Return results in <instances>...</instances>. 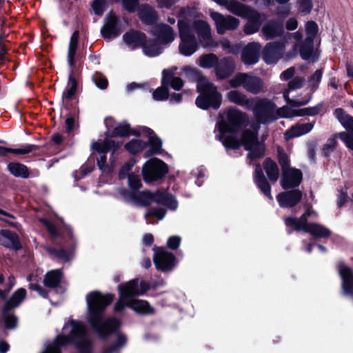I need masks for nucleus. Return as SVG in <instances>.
Returning a JSON list of instances; mask_svg holds the SVG:
<instances>
[{
  "mask_svg": "<svg viewBox=\"0 0 353 353\" xmlns=\"http://www.w3.org/2000/svg\"><path fill=\"white\" fill-rule=\"evenodd\" d=\"M114 299L113 294H103L99 291H93L86 296L88 309V321L92 330L101 341H108L112 336L118 339L119 334H125L120 331L123 322L116 316H104L105 308Z\"/></svg>",
  "mask_w": 353,
  "mask_h": 353,
  "instance_id": "1",
  "label": "nucleus"
},
{
  "mask_svg": "<svg viewBox=\"0 0 353 353\" xmlns=\"http://www.w3.org/2000/svg\"><path fill=\"white\" fill-rule=\"evenodd\" d=\"M228 99L232 103L239 105H245L253 112L254 119L257 124L252 125L254 129L257 128L259 123H268L279 117H290L292 114L288 108H277L276 105L268 99H247L245 94L237 90H232L227 94Z\"/></svg>",
  "mask_w": 353,
  "mask_h": 353,
  "instance_id": "2",
  "label": "nucleus"
},
{
  "mask_svg": "<svg viewBox=\"0 0 353 353\" xmlns=\"http://www.w3.org/2000/svg\"><path fill=\"white\" fill-rule=\"evenodd\" d=\"M197 89L201 94L196 99V105L201 109L212 107L217 109L221 103V95L207 78L200 77L197 82Z\"/></svg>",
  "mask_w": 353,
  "mask_h": 353,
  "instance_id": "3",
  "label": "nucleus"
},
{
  "mask_svg": "<svg viewBox=\"0 0 353 353\" xmlns=\"http://www.w3.org/2000/svg\"><path fill=\"white\" fill-rule=\"evenodd\" d=\"M106 135L105 138L103 141H94L92 143L91 148L94 151L97 152L99 154H101L100 157L97 159V165L99 168L105 171V168H108L107 164V157L106 154L108 152H112V153L115 152L118 149H119L122 145L121 141H116L112 139L113 137H129L130 135H136L140 136L141 134H105Z\"/></svg>",
  "mask_w": 353,
  "mask_h": 353,
  "instance_id": "4",
  "label": "nucleus"
},
{
  "mask_svg": "<svg viewBox=\"0 0 353 353\" xmlns=\"http://www.w3.org/2000/svg\"><path fill=\"white\" fill-rule=\"evenodd\" d=\"M63 238L65 239L55 243L60 246V248H49L48 251L50 254L54 256L56 258L68 262L71 255L74 252L77 241L73 234L71 228H67L62 234Z\"/></svg>",
  "mask_w": 353,
  "mask_h": 353,
  "instance_id": "5",
  "label": "nucleus"
},
{
  "mask_svg": "<svg viewBox=\"0 0 353 353\" xmlns=\"http://www.w3.org/2000/svg\"><path fill=\"white\" fill-rule=\"evenodd\" d=\"M169 172V167L163 160L152 157L142 168V176L147 183L162 181Z\"/></svg>",
  "mask_w": 353,
  "mask_h": 353,
  "instance_id": "6",
  "label": "nucleus"
},
{
  "mask_svg": "<svg viewBox=\"0 0 353 353\" xmlns=\"http://www.w3.org/2000/svg\"><path fill=\"white\" fill-rule=\"evenodd\" d=\"M244 150L248 151L247 158L250 160L261 159L265 154V141L268 134H263L261 141L259 140V134H240Z\"/></svg>",
  "mask_w": 353,
  "mask_h": 353,
  "instance_id": "7",
  "label": "nucleus"
},
{
  "mask_svg": "<svg viewBox=\"0 0 353 353\" xmlns=\"http://www.w3.org/2000/svg\"><path fill=\"white\" fill-rule=\"evenodd\" d=\"M178 26L181 38V43L179 46V52L184 56H190L197 49L194 37L192 35L190 28L186 22L179 21Z\"/></svg>",
  "mask_w": 353,
  "mask_h": 353,
  "instance_id": "8",
  "label": "nucleus"
},
{
  "mask_svg": "<svg viewBox=\"0 0 353 353\" xmlns=\"http://www.w3.org/2000/svg\"><path fill=\"white\" fill-rule=\"evenodd\" d=\"M154 250L153 261L157 270L163 272L172 270L177 263L174 254L163 247L155 246Z\"/></svg>",
  "mask_w": 353,
  "mask_h": 353,
  "instance_id": "9",
  "label": "nucleus"
},
{
  "mask_svg": "<svg viewBox=\"0 0 353 353\" xmlns=\"http://www.w3.org/2000/svg\"><path fill=\"white\" fill-rule=\"evenodd\" d=\"M232 87L236 88L242 85L247 91L257 94L262 90L263 82L257 77L241 73L236 75L230 81Z\"/></svg>",
  "mask_w": 353,
  "mask_h": 353,
  "instance_id": "10",
  "label": "nucleus"
},
{
  "mask_svg": "<svg viewBox=\"0 0 353 353\" xmlns=\"http://www.w3.org/2000/svg\"><path fill=\"white\" fill-rule=\"evenodd\" d=\"M302 181L301 170L296 168H291L283 172L280 184L284 190L294 189L299 186Z\"/></svg>",
  "mask_w": 353,
  "mask_h": 353,
  "instance_id": "11",
  "label": "nucleus"
},
{
  "mask_svg": "<svg viewBox=\"0 0 353 353\" xmlns=\"http://www.w3.org/2000/svg\"><path fill=\"white\" fill-rule=\"evenodd\" d=\"M210 16L215 22L219 34H224L226 30H234L239 25V21L231 16L225 17L222 14L215 12H211Z\"/></svg>",
  "mask_w": 353,
  "mask_h": 353,
  "instance_id": "12",
  "label": "nucleus"
},
{
  "mask_svg": "<svg viewBox=\"0 0 353 353\" xmlns=\"http://www.w3.org/2000/svg\"><path fill=\"white\" fill-rule=\"evenodd\" d=\"M302 192L298 189L283 192L276 196L281 208H291L296 206L302 199Z\"/></svg>",
  "mask_w": 353,
  "mask_h": 353,
  "instance_id": "13",
  "label": "nucleus"
},
{
  "mask_svg": "<svg viewBox=\"0 0 353 353\" xmlns=\"http://www.w3.org/2000/svg\"><path fill=\"white\" fill-rule=\"evenodd\" d=\"M284 46L281 43L273 42L267 44L263 52V59L268 64L276 63L283 54Z\"/></svg>",
  "mask_w": 353,
  "mask_h": 353,
  "instance_id": "14",
  "label": "nucleus"
},
{
  "mask_svg": "<svg viewBox=\"0 0 353 353\" xmlns=\"http://www.w3.org/2000/svg\"><path fill=\"white\" fill-rule=\"evenodd\" d=\"M0 245L16 251L22 248L19 237L18 234L10 230H0Z\"/></svg>",
  "mask_w": 353,
  "mask_h": 353,
  "instance_id": "15",
  "label": "nucleus"
},
{
  "mask_svg": "<svg viewBox=\"0 0 353 353\" xmlns=\"http://www.w3.org/2000/svg\"><path fill=\"white\" fill-rule=\"evenodd\" d=\"M339 275L341 278L342 293L343 295L353 296V270L351 268L341 264L339 265Z\"/></svg>",
  "mask_w": 353,
  "mask_h": 353,
  "instance_id": "16",
  "label": "nucleus"
},
{
  "mask_svg": "<svg viewBox=\"0 0 353 353\" xmlns=\"http://www.w3.org/2000/svg\"><path fill=\"white\" fill-rule=\"evenodd\" d=\"M228 117L229 121L235 126L245 127L250 125L253 130H258L259 129L261 123L258 124L256 129H254L252 125L253 123H254L255 125L257 124L256 119H254L253 121L250 122L248 114L236 109L230 110L228 113Z\"/></svg>",
  "mask_w": 353,
  "mask_h": 353,
  "instance_id": "17",
  "label": "nucleus"
},
{
  "mask_svg": "<svg viewBox=\"0 0 353 353\" xmlns=\"http://www.w3.org/2000/svg\"><path fill=\"white\" fill-rule=\"evenodd\" d=\"M216 139L222 143L227 152L239 150L242 146L240 134H216Z\"/></svg>",
  "mask_w": 353,
  "mask_h": 353,
  "instance_id": "18",
  "label": "nucleus"
},
{
  "mask_svg": "<svg viewBox=\"0 0 353 353\" xmlns=\"http://www.w3.org/2000/svg\"><path fill=\"white\" fill-rule=\"evenodd\" d=\"M254 181L263 194L272 200L271 185L265 178L260 164H257L255 167Z\"/></svg>",
  "mask_w": 353,
  "mask_h": 353,
  "instance_id": "19",
  "label": "nucleus"
},
{
  "mask_svg": "<svg viewBox=\"0 0 353 353\" xmlns=\"http://www.w3.org/2000/svg\"><path fill=\"white\" fill-rule=\"evenodd\" d=\"M219 4L224 5L230 12L241 17H247L253 14L250 8L237 1L228 0H214Z\"/></svg>",
  "mask_w": 353,
  "mask_h": 353,
  "instance_id": "20",
  "label": "nucleus"
},
{
  "mask_svg": "<svg viewBox=\"0 0 353 353\" xmlns=\"http://www.w3.org/2000/svg\"><path fill=\"white\" fill-rule=\"evenodd\" d=\"M261 45L253 42L249 43L243 50L241 54L242 61L245 64H254L258 61Z\"/></svg>",
  "mask_w": 353,
  "mask_h": 353,
  "instance_id": "21",
  "label": "nucleus"
},
{
  "mask_svg": "<svg viewBox=\"0 0 353 353\" xmlns=\"http://www.w3.org/2000/svg\"><path fill=\"white\" fill-rule=\"evenodd\" d=\"M303 82H304V80L301 77H296L289 82L288 89H287L283 93L284 98L285 99V100L287 101V102L289 104H291V105H293L295 106H301V105H304L307 104L309 102V101L310 99V97H308L304 100H299L298 99H294L291 100V99H290L289 96H288L290 90H293L300 88L303 85Z\"/></svg>",
  "mask_w": 353,
  "mask_h": 353,
  "instance_id": "22",
  "label": "nucleus"
},
{
  "mask_svg": "<svg viewBox=\"0 0 353 353\" xmlns=\"http://www.w3.org/2000/svg\"><path fill=\"white\" fill-rule=\"evenodd\" d=\"M138 283L139 279H134L128 282L121 283L118 286L120 298L128 299L130 297L139 296Z\"/></svg>",
  "mask_w": 353,
  "mask_h": 353,
  "instance_id": "23",
  "label": "nucleus"
},
{
  "mask_svg": "<svg viewBox=\"0 0 353 353\" xmlns=\"http://www.w3.org/2000/svg\"><path fill=\"white\" fill-rule=\"evenodd\" d=\"M116 17L112 13L108 14L105 18V24L101 30V34L105 39H110L118 35L119 32L116 27Z\"/></svg>",
  "mask_w": 353,
  "mask_h": 353,
  "instance_id": "24",
  "label": "nucleus"
},
{
  "mask_svg": "<svg viewBox=\"0 0 353 353\" xmlns=\"http://www.w3.org/2000/svg\"><path fill=\"white\" fill-rule=\"evenodd\" d=\"M63 273L61 269H55L46 273L43 278V285L46 288H57L63 279Z\"/></svg>",
  "mask_w": 353,
  "mask_h": 353,
  "instance_id": "25",
  "label": "nucleus"
},
{
  "mask_svg": "<svg viewBox=\"0 0 353 353\" xmlns=\"http://www.w3.org/2000/svg\"><path fill=\"white\" fill-rule=\"evenodd\" d=\"M127 307L132 309L137 314L141 315L152 314L154 310L145 300L132 299L127 303Z\"/></svg>",
  "mask_w": 353,
  "mask_h": 353,
  "instance_id": "26",
  "label": "nucleus"
},
{
  "mask_svg": "<svg viewBox=\"0 0 353 353\" xmlns=\"http://www.w3.org/2000/svg\"><path fill=\"white\" fill-rule=\"evenodd\" d=\"M27 291L23 288H18L15 290L8 299H6L2 306L15 310L19 307L23 301L26 299Z\"/></svg>",
  "mask_w": 353,
  "mask_h": 353,
  "instance_id": "27",
  "label": "nucleus"
},
{
  "mask_svg": "<svg viewBox=\"0 0 353 353\" xmlns=\"http://www.w3.org/2000/svg\"><path fill=\"white\" fill-rule=\"evenodd\" d=\"M1 316L6 330H14L17 327L18 318L14 314V310L2 306Z\"/></svg>",
  "mask_w": 353,
  "mask_h": 353,
  "instance_id": "28",
  "label": "nucleus"
},
{
  "mask_svg": "<svg viewBox=\"0 0 353 353\" xmlns=\"http://www.w3.org/2000/svg\"><path fill=\"white\" fill-rule=\"evenodd\" d=\"M123 39L124 43L132 49L142 46L145 41V37L143 33L134 30L126 32Z\"/></svg>",
  "mask_w": 353,
  "mask_h": 353,
  "instance_id": "29",
  "label": "nucleus"
},
{
  "mask_svg": "<svg viewBox=\"0 0 353 353\" xmlns=\"http://www.w3.org/2000/svg\"><path fill=\"white\" fill-rule=\"evenodd\" d=\"M155 34L162 43L172 42L175 38L173 30L169 26L164 24L160 25L156 28Z\"/></svg>",
  "mask_w": 353,
  "mask_h": 353,
  "instance_id": "30",
  "label": "nucleus"
},
{
  "mask_svg": "<svg viewBox=\"0 0 353 353\" xmlns=\"http://www.w3.org/2000/svg\"><path fill=\"white\" fill-rule=\"evenodd\" d=\"M8 172L15 177L28 179L30 176L28 168L19 162H10L7 165Z\"/></svg>",
  "mask_w": 353,
  "mask_h": 353,
  "instance_id": "31",
  "label": "nucleus"
},
{
  "mask_svg": "<svg viewBox=\"0 0 353 353\" xmlns=\"http://www.w3.org/2000/svg\"><path fill=\"white\" fill-rule=\"evenodd\" d=\"M283 26L281 23L271 21L263 26L262 33L266 39H272L281 34Z\"/></svg>",
  "mask_w": 353,
  "mask_h": 353,
  "instance_id": "32",
  "label": "nucleus"
},
{
  "mask_svg": "<svg viewBox=\"0 0 353 353\" xmlns=\"http://www.w3.org/2000/svg\"><path fill=\"white\" fill-rule=\"evenodd\" d=\"M234 69V61L230 58H225L221 60L216 68V76L219 79H225L229 77Z\"/></svg>",
  "mask_w": 353,
  "mask_h": 353,
  "instance_id": "33",
  "label": "nucleus"
},
{
  "mask_svg": "<svg viewBox=\"0 0 353 353\" xmlns=\"http://www.w3.org/2000/svg\"><path fill=\"white\" fill-rule=\"evenodd\" d=\"M307 226L308 228H307L305 232L310 234L314 238L327 239L332 234L328 228L319 223H312Z\"/></svg>",
  "mask_w": 353,
  "mask_h": 353,
  "instance_id": "34",
  "label": "nucleus"
},
{
  "mask_svg": "<svg viewBox=\"0 0 353 353\" xmlns=\"http://www.w3.org/2000/svg\"><path fill=\"white\" fill-rule=\"evenodd\" d=\"M104 122L109 132H130L131 130L130 124L126 121L117 123L112 118L108 117Z\"/></svg>",
  "mask_w": 353,
  "mask_h": 353,
  "instance_id": "35",
  "label": "nucleus"
},
{
  "mask_svg": "<svg viewBox=\"0 0 353 353\" xmlns=\"http://www.w3.org/2000/svg\"><path fill=\"white\" fill-rule=\"evenodd\" d=\"M199 35L202 39L203 46H209L211 45V34L209 25L205 21H198L194 24Z\"/></svg>",
  "mask_w": 353,
  "mask_h": 353,
  "instance_id": "36",
  "label": "nucleus"
},
{
  "mask_svg": "<svg viewBox=\"0 0 353 353\" xmlns=\"http://www.w3.org/2000/svg\"><path fill=\"white\" fill-rule=\"evenodd\" d=\"M334 114L343 127L349 132H353V117L347 114L342 108H336Z\"/></svg>",
  "mask_w": 353,
  "mask_h": 353,
  "instance_id": "37",
  "label": "nucleus"
},
{
  "mask_svg": "<svg viewBox=\"0 0 353 353\" xmlns=\"http://www.w3.org/2000/svg\"><path fill=\"white\" fill-rule=\"evenodd\" d=\"M38 146L33 144H27L19 148H10L6 147H0V154L2 156H6L8 153L17 155H24L30 153L34 150L38 149Z\"/></svg>",
  "mask_w": 353,
  "mask_h": 353,
  "instance_id": "38",
  "label": "nucleus"
},
{
  "mask_svg": "<svg viewBox=\"0 0 353 353\" xmlns=\"http://www.w3.org/2000/svg\"><path fill=\"white\" fill-rule=\"evenodd\" d=\"M263 168L269 180L276 182L279 176V170L276 162L268 157L263 162Z\"/></svg>",
  "mask_w": 353,
  "mask_h": 353,
  "instance_id": "39",
  "label": "nucleus"
},
{
  "mask_svg": "<svg viewBox=\"0 0 353 353\" xmlns=\"http://www.w3.org/2000/svg\"><path fill=\"white\" fill-rule=\"evenodd\" d=\"M86 334L87 330H85L82 336H79V339L74 343V345L77 349V353H93L92 341L87 338Z\"/></svg>",
  "mask_w": 353,
  "mask_h": 353,
  "instance_id": "40",
  "label": "nucleus"
},
{
  "mask_svg": "<svg viewBox=\"0 0 353 353\" xmlns=\"http://www.w3.org/2000/svg\"><path fill=\"white\" fill-rule=\"evenodd\" d=\"M150 148L147 152L148 156L160 154L161 153L162 141L157 134H147Z\"/></svg>",
  "mask_w": 353,
  "mask_h": 353,
  "instance_id": "41",
  "label": "nucleus"
},
{
  "mask_svg": "<svg viewBox=\"0 0 353 353\" xmlns=\"http://www.w3.org/2000/svg\"><path fill=\"white\" fill-rule=\"evenodd\" d=\"M42 222L44 223L48 232L50 234L52 241L53 243H57V241L58 240H59V241L64 240L65 239L63 238L62 234L67 228H70L68 225H64L63 228L59 232L57 230L55 225L50 223L49 221L46 219H43Z\"/></svg>",
  "mask_w": 353,
  "mask_h": 353,
  "instance_id": "42",
  "label": "nucleus"
},
{
  "mask_svg": "<svg viewBox=\"0 0 353 353\" xmlns=\"http://www.w3.org/2000/svg\"><path fill=\"white\" fill-rule=\"evenodd\" d=\"M284 223L286 228H288V234H291L293 231H304L305 232V228L301 223V221L299 219V218L294 216H287L284 219Z\"/></svg>",
  "mask_w": 353,
  "mask_h": 353,
  "instance_id": "43",
  "label": "nucleus"
},
{
  "mask_svg": "<svg viewBox=\"0 0 353 353\" xmlns=\"http://www.w3.org/2000/svg\"><path fill=\"white\" fill-rule=\"evenodd\" d=\"M139 17L143 23L150 24L156 21L157 14L150 6L144 5L139 10Z\"/></svg>",
  "mask_w": 353,
  "mask_h": 353,
  "instance_id": "44",
  "label": "nucleus"
},
{
  "mask_svg": "<svg viewBox=\"0 0 353 353\" xmlns=\"http://www.w3.org/2000/svg\"><path fill=\"white\" fill-rule=\"evenodd\" d=\"M147 146V143L140 139H132L125 143V149L132 154L141 152Z\"/></svg>",
  "mask_w": 353,
  "mask_h": 353,
  "instance_id": "45",
  "label": "nucleus"
},
{
  "mask_svg": "<svg viewBox=\"0 0 353 353\" xmlns=\"http://www.w3.org/2000/svg\"><path fill=\"white\" fill-rule=\"evenodd\" d=\"M79 41V32L75 31L71 38L68 52V62L70 66L74 65V59L76 54L77 48Z\"/></svg>",
  "mask_w": 353,
  "mask_h": 353,
  "instance_id": "46",
  "label": "nucleus"
},
{
  "mask_svg": "<svg viewBox=\"0 0 353 353\" xmlns=\"http://www.w3.org/2000/svg\"><path fill=\"white\" fill-rule=\"evenodd\" d=\"M250 10L253 12V14L246 17L249 19V21L244 28V31L247 34H251L256 32L259 30L260 26V23L258 21V13L252 9Z\"/></svg>",
  "mask_w": 353,
  "mask_h": 353,
  "instance_id": "47",
  "label": "nucleus"
},
{
  "mask_svg": "<svg viewBox=\"0 0 353 353\" xmlns=\"http://www.w3.org/2000/svg\"><path fill=\"white\" fill-rule=\"evenodd\" d=\"M128 342V337L125 334H119L116 341L111 344V345L103 350L101 353H116L120 349L125 346Z\"/></svg>",
  "mask_w": 353,
  "mask_h": 353,
  "instance_id": "48",
  "label": "nucleus"
},
{
  "mask_svg": "<svg viewBox=\"0 0 353 353\" xmlns=\"http://www.w3.org/2000/svg\"><path fill=\"white\" fill-rule=\"evenodd\" d=\"M338 143L336 137L330 138L327 140V143L323 145L321 150V154L325 158H329L330 154L334 152L337 147Z\"/></svg>",
  "mask_w": 353,
  "mask_h": 353,
  "instance_id": "49",
  "label": "nucleus"
},
{
  "mask_svg": "<svg viewBox=\"0 0 353 353\" xmlns=\"http://www.w3.org/2000/svg\"><path fill=\"white\" fill-rule=\"evenodd\" d=\"M153 193L150 190H145L136 194L135 201L143 206H148L153 202Z\"/></svg>",
  "mask_w": 353,
  "mask_h": 353,
  "instance_id": "50",
  "label": "nucleus"
},
{
  "mask_svg": "<svg viewBox=\"0 0 353 353\" xmlns=\"http://www.w3.org/2000/svg\"><path fill=\"white\" fill-rule=\"evenodd\" d=\"M218 61L217 57L214 54H206L199 57V65L204 68L213 67Z\"/></svg>",
  "mask_w": 353,
  "mask_h": 353,
  "instance_id": "51",
  "label": "nucleus"
},
{
  "mask_svg": "<svg viewBox=\"0 0 353 353\" xmlns=\"http://www.w3.org/2000/svg\"><path fill=\"white\" fill-rule=\"evenodd\" d=\"M278 152V161L280 164L282 170V172L284 170L290 169V161L288 154L285 152L284 150L281 147H279L277 149Z\"/></svg>",
  "mask_w": 353,
  "mask_h": 353,
  "instance_id": "52",
  "label": "nucleus"
},
{
  "mask_svg": "<svg viewBox=\"0 0 353 353\" xmlns=\"http://www.w3.org/2000/svg\"><path fill=\"white\" fill-rule=\"evenodd\" d=\"M143 52L149 57H154L161 52V48L154 42H148L143 46Z\"/></svg>",
  "mask_w": 353,
  "mask_h": 353,
  "instance_id": "53",
  "label": "nucleus"
},
{
  "mask_svg": "<svg viewBox=\"0 0 353 353\" xmlns=\"http://www.w3.org/2000/svg\"><path fill=\"white\" fill-rule=\"evenodd\" d=\"M306 43L308 45L307 46H302L300 49L301 56L305 60L312 59L313 61H314L316 59L317 56L316 54V52L312 48V43Z\"/></svg>",
  "mask_w": 353,
  "mask_h": 353,
  "instance_id": "54",
  "label": "nucleus"
},
{
  "mask_svg": "<svg viewBox=\"0 0 353 353\" xmlns=\"http://www.w3.org/2000/svg\"><path fill=\"white\" fill-rule=\"evenodd\" d=\"M305 30L307 34V38L305 40V43L310 44L312 43V39L315 37L318 32V26L314 21H309L305 26Z\"/></svg>",
  "mask_w": 353,
  "mask_h": 353,
  "instance_id": "55",
  "label": "nucleus"
},
{
  "mask_svg": "<svg viewBox=\"0 0 353 353\" xmlns=\"http://www.w3.org/2000/svg\"><path fill=\"white\" fill-rule=\"evenodd\" d=\"M135 161L134 160H130L128 162L125 163L120 168L119 172V179L121 180H123L125 178H128L129 175L131 174L130 172L132 170V167L134 164Z\"/></svg>",
  "mask_w": 353,
  "mask_h": 353,
  "instance_id": "56",
  "label": "nucleus"
},
{
  "mask_svg": "<svg viewBox=\"0 0 353 353\" xmlns=\"http://www.w3.org/2000/svg\"><path fill=\"white\" fill-rule=\"evenodd\" d=\"M128 179V186L131 190L137 192L142 188V183L139 176L131 173Z\"/></svg>",
  "mask_w": 353,
  "mask_h": 353,
  "instance_id": "57",
  "label": "nucleus"
},
{
  "mask_svg": "<svg viewBox=\"0 0 353 353\" xmlns=\"http://www.w3.org/2000/svg\"><path fill=\"white\" fill-rule=\"evenodd\" d=\"M16 283L15 278L13 276L8 277V282L4 290L0 288V299L1 300H6L8 297L9 292L12 290Z\"/></svg>",
  "mask_w": 353,
  "mask_h": 353,
  "instance_id": "58",
  "label": "nucleus"
},
{
  "mask_svg": "<svg viewBox=\"0 0 353 353\" xmlns=\"http://www.w3.org/2000/svg\"><path fill=\"white\" fill-rule=\"evenodd\" d=\"M317 147V142L315 141H309L307 143V155L310 160L316 162V149Z\"/></svg>",
  "mask_w": 353,
  "mask_h": 353,
  "instance_id": "59",
  "label": "nucleus"
},
{
  "mask_svg": "<svg viewBox=\"0 0 353 353\" xmlns=\"http://www.w3.org/2000/svg\"><path fill=\"white\" fill-rule=\"evenodd\" d=\"M28 288L32 291H36L41 297L44 299L48 298V292L38 283H30Z\"/></svg>",
  "mask_w": 353,
  "mask_h": 353,
  "instance_id": "60",
  "label": "nucleus"
},
{
  "mask_svg": "<svg viewBox=\"0 0 353 353\" xmlns=\"http://www.w3.org/2000/svg\"><path fill=\"white\" fill-rule=\"evenodd\" d=\"M92 7L96 14L101 15L106 8V1L105 0H94Z\"/></svg>",
  "mask_w": 353,
  "mask_h": 353,
  "instance_id": "61",
  "label": "nucleus"
},
{
  "mask_svg": "<svg viewBox=\"0 0 353 353\" xmlns=\"http://www.w3.org/2000/svg\"><path fill=\"white\" fill-rule=\"evenodd\" d=\"M68 85L69 88L64 92L63 95L65 98L69 99L74 94L77 90V81L71 76L69 77Z\"/></svg>",
  "mask_w": 353,
  "mask_h": 353,
  "instance_id": "62",
  "label": "nucleus"
},
{
  "mask_svg": "<svg viewBox=\"0 0 353 353\" xmlns=\"http://www.w3.org/2000/svg\"><path fill=\"white\" fill-rule=\"evenodd\" d=\"M92 81L99 89L103 90L108 86V80L106 78L99 74L93 75Z\"/></svg>",
  "mask_w": 353,
  "mask_h": 353,
  "instance_id": "63",
  "label": "nucleus"
},
{
  "mask_svg": "<svg viewBox=\"0 0 353 353\" xmlns=\"http://www.w3.org/2000/svg\"><path fill=\"white\" fill-rule=\"evenodd\" d=\"M346 147L353 150V134H337Z\"/></svg>",
  "mask_w": 353,
  "mask_h": 353,
  "instance_id": "64",
  "label": "nucleus"
}]
</instances>
